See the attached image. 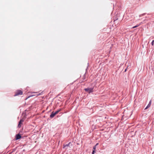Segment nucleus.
Returning a JSON list of instances; mask_svg holds the SVG:
<instances>
[{
  "label": "nucleus",
  "mask_w": 154,
  "mask_h": 154,
  "mask_svg": "<svg viewBox=\"0 0 154 154\" xmlns=\"http://www.w3.org/2000/svg\"><path fill=\"white\" fill-rule=\"evenodd\" d=\"M41 95V93H39L37 94V96H39Z\"/></svg>",
  "instance_id": "obj_13"
},
{
  "label": "nucleus",
  "mask_w": 154,
  "mask_h": 154,
  "mask_svg": "<svg viewBox=\"0 0 154 154\" xmlns=\"http://www.w3.org/2000/svg\"><path fill=\"white\" fill-rule=\"evenodd\" d=\"M151 101L150 100L149 101L148 104V105L145 108V109H147V108H149L150 106V105L151 104Z\"/></svg>",
  "instance_id": "obj_6"
},
{
  "label": "nucleus",
  "mask_w": 154,
  "mask_h": 154,
  "mask_svg": "<svg viewBox=\"0 0 154 154\" xmlns=\"http://www.w3.org/2000/svg\"><path fill=\"white\" fill-rule=\"evenodd\" d=\"M151 44L152 45H154V40L152 41Z\"/></svg>",
  "instance_id": "obj_9"
},
{
  "label": "nucleus",
  "mask_w": 154,
  "mask_h": 154,
  "mask_svg": "<svg viewBox=\"0 0 154 154\" xmlns=\"http://www.w3.org/2000/svg\"><path fill=\"white\" fill-rule=\"evenodd\" d=\"M96 149V145H95V146H94L93 147V149L94 150H95Z\"/></svg>",
  "instance_id": "obj_11"
},
{
  "label": "nucleus",
  "mask_w": 154,
  "mask_h": 154,
  "mask_svg": "<svg viewBox=\"0 0 154 154\" xmlns=\"http://www.w3.org/2000/svg\"><path fill=\"white\" fill-rule=\"evenodd\" d=\"M48 106H47V108L48 109Z\"/></svg>",
  "instance_id": "obj_16"
},
{
  "label": "nucleus",
  "mask_w": 154,
  "mask_h": 154,
  "mask_svg": "<svg viewBox=\"0 0 154 154\" xmlns=\"http://www.w3.org/2000/svg\"><path fill=\"white\" fill-rule=\"evenodd\" d=\"M145 14V13L143 14H142L140 15L139 16H140V17H141V16H143Z\"/></svg>",
  "instance_id": "obj_10"
},
{
  "label": "nucleus",
  "mask_w": 154,
  "mask_h": 154,
  "mask_svg": "<svg viewBox=\"0 0 154 154\" xmlns=\"http://www.w3.org/2000/svg\"><path fill=\"white\" fill-rule=\"evenodd\" d=\"M23 94L22 91L20 90H17L14 95V96H17L19 95H21Z\"/></svg>",
  "instance_id": "obj_3"
},
{
  "label": "nucleus",
  "mask_w": 154,
  "mask_h": 154,
  "mask_svg": "<svg viewBox=\"0 0 154 154\" xmlns=\"http://www.w3.org/2000/svg\"><path fill=\"white\" fill-rule=\"evenodd\" d=\"M139 25H137L136 26H133L132 28H134L136 27H137V26H139Z\"/></svg>",
  "instance_id": "obj_8"
},
{
  "label": "nucleus",
  "mask_w": 154,
  "mask_h": 154,
  "mask_svg": "<svg viewBox=\"0 0 154 154\" xmlns=\"http://www.w3.org/2000/svg\"><path fill=\"white\" fill-rule=\"evenodd\" d=\"M98 143H97L96 144V146H97V145H98Z\"/></svg>",
  "instance_id": "obj_14"
},
{
  "label": "nucleus",
  "mask_w": 154,
  "mask_h": 154,
  "mask_svg": "<svg viewBox=\"0 0 154 154\" xmlns=\"http://www.w3.org/2000/svg\"><path fill=\"white\" fill-rule=\"evenodd\" d=\"M23 121V119H21L20 122H19V124L18 125V127L20 128L21 126V124L22 122Z\"/></svg>",
  "instance_id": "obj_5"
},
{
  "label": "nucleus",
  "mask_w": 154,
  "mask_h": 154,
  "mask_svg": "<svg viewBox=\"0 0 154 154\" xmlns=\"http://www.w3.org/2000/svg\"><path fill=\"white\" fill-rule=\"evenodd\" d=\"M95 152L94 150L92 152V154H94Z\"/></svg>",
  "instance_id": "obj_12"
},
{
  "label": "nucleus",
  "mask_w": 154,
  "mask_h": 154,
  "mask_svg": "<svg viewBox=\"0 0 154 154\" xmlns=\"http://www.w3.org/2000/svg\"><path fill=\"white\" fill-rule=\"evenodd\" d=\"M21 137V136L19 134H17L16 135V140H17L20 139Z\"/></svg>",
  "instance_id": "obj_4"
},
{
  "label": "nucleus",
  "mask_w": 154,
  "mask_h": 154,
  "mask_svg": "<svg viewBox=\"0 0 154 154\" xmlns=\"http://www.w3.org/2000/svg\"><path fill=\"white\" fill-rule=\"evenodd\" d=\"M93 88H87L84 89V90L89 93H90L93 91Z\"/></svg>",
  "instance_id": "obj_2"
},
{
  "label": "nucleus",
  "mask_w": 154,
  "mask_h": 154,
  "mask_svg": "<svg viewBox=\"0 0 154 154\" xmlns=\"http://www.w3.org/2000/svg\"><path fill=\"white\" fill-rule=\"evenodd\" d=\"M60 111V109H59L57 111H56L55 112H54V111L52 112H51V114L50 115V117L51 118H53Z\"/></svg>",
  "instance_id": "obj_1"
},
{
  "label": "nucleus",
  "mask_w": 154,
  "mask_h": 154,
  "mask_svg": "<svg viewBox=\"0 0 154 154\" xmlns=\"http://www.w3.org/2000/svg\"><path fill=\"white\" fill-rule=\"evenodd\" d=\"M70 142H69V143H68V144H66V145H64V147H63V148H65V147H67L68 146H69V144H70Z\"/></svg>",
  "instance_id": "obj_7"
},
{
  "label": "nucleus",
  "mask_w": 154,
  "mask_h": 154,
  "mask_svg": "<svg viewBox=\"0 0 154 154\" xmlns=\"http://www.w3.org/2000/svg\"><path fill=\"white\" fill-rule=\"evenodd\" d=\"M126 70H127V69H125V72H126Z\"/></svg>",
  "instance_id": "obj_15"
}]
</instances>
